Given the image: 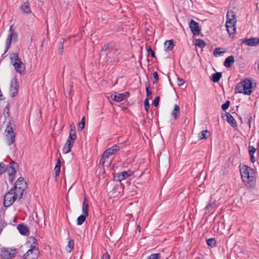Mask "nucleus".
Segmentation results:
<instances>
[{"label": "nucleus", "instance_id": "nucleus-1", "mask_svg": "<svg viewBox=\"0 0 259 259\" xmlns=\"http://www.w3.org/2000/svg\"><path fill=\"white\" fill-rule=\"evenodd\" d=\"M240 173L244 182L246 183L249 188H252L255 183L254 172L253 169L248 166L244 165L240 169Z\"/></svg>", "mask_w": 259, "mask_h": 259}, {"label": "nucleus", "instance_id": "nucleus-2", "mask_svg": "<svg viewBox=\"0 0 259 259\" xmlns=\"http://www.w3.org/2000/svg\"><path fill=\"white\" fill-rule=\"evenodd\" d=\"M11 64L14 66L15 69L21 74H25V65L20 60L18 53L12 52L10 54Z\"/></svg>", "mask_w": 259, "mask_h": 259}, {"label": "nucleus", "instance_id": "nucleus-3", "mask_svg": "<svg viewBox=\"0 0 259 259\" xmlns=\"http://www.w3.org/2000/svg\"><path fill=\"white\" fill-rule=\"evenodd\" d=\"M16 42L18 40V34L13 28V25L10 26L9 30V34L6 41V49L4 53H6L10 48L12 40Z\"/></svg>", "mask_w": 259, "mask_h": 259}, {"label": "nucleus", "instance_id": "nucleus-4", "mask_svg": "<svg viewBox=\"0 0 259 259\" xmlns=\"http://www.w3.org/2000/svg\"><path fill=\"white\" fill-rule=\"evenodd\" d=\"M119 150L120 147L117 145H114L112 147L108 148L102 155L101 158L100 160V163H101L104 165L106 159H108L110 155L114 154Z\"/></svg>", "mask_w": 259, "mask_h": 259}, {"label": "nucleus", "instance_id": "nucleus-5", "mask_svg": "<svg viewBox=\"0 0 259 259\" xmlns=\"http://www.w3.org/2000/svg\"><path fill=\"white\" fill-rule=\"evenodd\" d=\"M18 251L16 249L0 248V257L2 259H12L16 256Z\"/></svg>", "mask_w": 259, "mask_h": 259}, {"label": "nucleus", "instance_id": "nucleus-6", "mask_svg": "<svg viewBox=\"0 0 259 259\" xmlns=\"http://www.w3.org/2000/svg\"><path fill=\"white\" fill-rule=\"evenodd\" d=\"M39 253L38 248L31 245L30 248L24 254L23 257L24 259H37Z\"/></svg>", "mask_w": 259, "mask_h": 259}, {"label": "nucleus", "instance_id": "nucleus-7", "mask_svg": "<svg viewBox=\"0 0 259 259\" xmlns=\"http://www.w3.org/2000/svg\"><path fill=\"white\" fill-rule=\"evenodd\" d=\"M241 83H242L244 94L246 95H251L254 88L252 80L250 79L246 78L241 81Z\"/></svg>", "mask_w": 259, "mask_h": 259}, {"label": "nucleus", "instance_id": "nucleus-8", "mask_svg": "<svg viewBox=\"0 0 259 259\" xmlns=\"http://www.w3.org/2000/svg\"><path fill=\"white\" fill-rule=\"evenodd\" d=\"M9 168L11 169L9 170V181L10 183H13L17 170L18 168V164L17 163L12 161L10 163Z\"/></svg>", "mask_w": 259, "mask_h": 259}, {"label": "nucleus", "instance_id": "nucleus-9", "mask_svg": "<svg viewBox=\"0 0 259 259\" xmlns=\"http://www.w3.org/2000/svg\"><path fill=\"white\" fill-rule=\"evenodd\" d=\"M129 93L127 92H125L122 94H119L116 92H114L110 96L111 99L115 102H120L127 98L129 96Z\"/></svg>", "mask_w": 259, "mask_h": 259}, {"label": "nucleus", "instance_id": "nucleus-10", "mask_svg": "<svg viewBox=\"0 0 259 259\" xmlns=\"http://www.w3.org/2000/svg\"><path fill=\"white\" fill-rule=\"evenodd\" d=\"M189 27L194 35H199L200 33V28L198 22L192 19L189 24Z\"/></svg>", "mask_w": 259, "mask_h": 259}, {"label": "nucleus", "instance_id": "nucleus-11", "mask_svg": "<svg viewBox=\"0 0 259 259\" xmlns=\"http://www.w3.org/2000/svg\"><path fill=\"white\" fill-rule=\"evenodd\" d=\"M230 14H231L230 17H229V14H227V21L226 23V27L235 26L236 23L235 14L232 11H231Z\"/></svg>", "mask_w": 259, "mask_h": 259}, {"label": "nucleus", "instance_id": "nucleus-12", "mask_svg": "<svg viewBox=\"0 0 259 259\" xmlns=\"http://www.w3.org/2000/svg\"><path fill=\"white\" fill-rule=\"evenodd\" d=\"M13 189L26 190L27 188V183L25 182L23 177H19L15 183Z\"/></svg>", "mask_w": 259, "mask_h": 259}, {"label": "nucleus", "instance_id": "nucleus-13", "mask_svg": "<svg viewBox=\"0 0 259 259\" xmlns=\"http://www.w3.org/2000/svg\"><path fill=\"white\" fill-rule=\"evenodd\" d=\"M13 188H11L5 195L4 200V205L6 207H8L12 205V192Z\"/></svg>", "mask_w": 259, "mask_h": 259}, {"label": "nucleus", "instance_id": "nucleus-14", "mask_svg": "<svg viewBox=\"0 0 259 259\" xmlns=\"http://www.w3.org/2000/svg\"><path fill=\"white\" fill-rule=\"evenodd\" d=\"M131 175L128 171H124L120 173H116L114 175L113 180L115 181L120 182Z\"/></svg>", "mask_w": 259, "mask_h": 259}, {"label": "nucleus", "instance_id": "nucleus-15", "mask_svg": "<svg viewBox=\"0 0 259 259\" xmlns=\"http://www.w3.org/2000/svg\"><path fill=\"white\" fill-rule=\"evenodd\" d=\"M242 42L249 46H256L259 45V38L252 37L248 39H244Z\"/></svg>", "mask_w": 259, "mask_h": 259}, {"label": "nucleus", "instance_id": "nucleus-16", "mask_svg": "<svg viewBox=\"0 0 259 259\" xmlns=\"http://www.w3.org/2000/svg\"><path fill=\"white\" fill-rule=\"evenodd\" d=\"M225 115L227 117L226 120L234 128H237V124L233 116L230 113L226 112Z\"/></svg>", "mask_w": 259, "mask_h": 259}, {"label": "nucleus", "instance_id": "nucleus-17", "mask_svg": "<svg viewBox=\"0 0 259 259\" xmlns=\"http://www.w3.org/2000/svg\"><path fill=\"white\" fill-rule=\"evenodd\" d=\"M17 229L20 233L23 235L27 236L29 235V229L23 224H19L17 226Z\"/></svg>", "mask_w": 259, "mask_h": 259}, {"label": "nucleus", "instance_id": "nucleus-18", "mask_svg": "<svg viewBox=\"0 0 259 259\" xmlns=\"http://www.w3.org/2000/svg\"><path fill=\"white\" fill-rule=\"evenodd\" d=\"M234 62V57L231 55L226 58L223 64L226 67L230 68Z\"/></svg>", "mask_w": 259, "mask_h": 259}, {"label": "nucleus", "instance_id": "nucleus-19", "mask_svg": "<svg viewBox=\"0 0 259 259\" xmlns=\"http://www.w3.org/2000/svg\"><path fill=\"white\" fill-rule=\"evenodd\" d=\"M89 205L88 202L87 198L84 197L82 203V214L87 216L89 215Z\"/></svg>", "mask_w": 259, "mask_h": 259}, {"label": "nucleus", "instance_id": "nucleus-20", "mask_svg": "<svg viewBox=\"0 0 259 259\" xmlns=\"http://www.w3.org/2000/svg\"><path fill=\"white\" fill-rule=\"evenodd\" d=\"M165 51H171L173 49L175 44L173 39L166 40L164 42Z\"/></svg>", "mask_w": 259, "mask_h": 259}, {"label": "nucleus", "instance_id": "nucleus-21", "mask_svg": "<svg viewBox=\"0 0 259 259\" xmlns=\"http://www.w3.org/2000/svg\"><path fill=\"white\" fill-rule=\"evenodd\" d=\"M6 137L8 145L10 146L14 142L15 140V133H12V134L6 133Z\"/></svg>", "mask_w": 259, "mask_h": 259}, {"label": "nucleus", "instance_id": "nucleus-22", "mask_svg": "<svg viewBox=\"0 0 259 259\" xmlns=\"http://www.w3.org/2000/svg\"><path fill=\"white\" fill-rule=\"evenodd\" d=\"M20 9L23 12L26 14H29L31 12L29 7V4L28 1L24 2L21 6Z\"/></svg>", "mask_w": 259, "mask_h": 259}, {"label": "nucleus", "instance_id": "nucleus-23", "mask_svg": "<svg viewBox=\"0 0 259 259\" xmlns=\"http://www.w3.org/2000/svg\"><path fill=\"white\" fill-rule=\"evenodd\" d=\"M61 166V162L60 158L57 159V162L56 163L55 167L54 168V171L55 174V177L59 176L60 172V168Z\"/></svg>", "mask_w": 259, "mask_h": 259}, {"label": "nucleus", "instance_id": "nucleus-24", "mask_svg": "<svg viewBox=\"0 0 259 259\" xmlns=\"http://www.w3.org/2000/svg\"><path fill=\"white\" fill-rule=\"evenodd\" d=\"M222 76V73L221 72H217L211 75L210 79L214 82H218Z\"/></svg>", "mask_w": 259, "mask_h": 259}, {"label": "nucleus", "instance_id": "nucleus-25", "mask_svg": "<svg viewBox=\"0 0 259 259\" xmlns=\"http://www.w3.org/2000/svg\"><path fill=\"white\" fill-rule=\"evenodd\" d=\"M15 126L14 121L11 120L7 126L5 132L9 134L14 133L13 127Z\"/></svg>", "mask_w": 259, "mask_h": 259}, {"label": "nucleus", "instance_id": "nucleus-26", "mask_svg": "<svg viewBox=\"0 0 259 259\" xmlns=\"http://www.w3.org/2000/svg\"><path fill=\"white\" fill-rule=\"evenodd\" d=\"M210 136V133L208 130H204L199 134L198 137L200 139H206Z\"/></svg>", "mask_w": 259, "mask_h": 259}, {"label": "nucleus", "instance_id": "nucleus-27", "mask_svg": "<svg viewBox=\"0 0 259 259\" xmlns=\"http://www.w3.org/2000/svg\"><path fill=\"white\" fill-rule=\"evenodd\" d=\"M180 113L179 106L176 104L174 106L173 111L171 112V116L174 117L175 119H177Z\"/></svg>", "mask_w": 259, "mask_h": 259}, {"label": "nucleus", "instance_id": "nucleus-28", "mask_svg": "<svg viewBox=\"0 0 259 259\" xmlns=\"http://www.w3.org/2000/svg\"><path fill=\"white\" fill-rule=\"evenodd\" d=\"M235 94L239 93L244 94L243 89L242 88V83H241V81L236 84L235 88Z\"/></svg>", "mask_w": 259, "mask_h": 259}, {"label": "nucleus", "instance_id": "nucleus-29", "mask_svg": "<svg viewBox=\"0 0 259 259\" xmlns=\"http://www.w3.org/2000/svg\"><path fill=\"white\" fill-rule=\"evenodd\" d=\"M216 205L215 201H214L207 204L205 207V213L208 212L215 208Z\"/></svg>", "mask_w": 259, "mask_h": 259}, {"label": "nucleus", "instance_id": "nucleus-30", "mask_svg": "<svg viewBox=\"0 0 259 259\" xmlns=\"http://www.w3.org/2000/svg\"><path fill=\"white\" fill-rule=\"evenodd\" d=\"M87 217V215L83 214H82L81 215L79 216L76 220L77 225H81L85 221L86 218Z\"/></svg>", "mask_w": 259, "mask_h": 259}, {"label": "nucleus", "instance_id": "nucleus-31", "mask_svg": "<svg viewBox=\"0 0 259 259\" xmlns=\"http://www.w3.org/2000/svg\"><path fill=\"white\" fill-rule=\"evenodd\" d=\"M9 167V165H5L3 162H0V175L6 172Z\"/></svg>", "mask_w": 259, "mask_h": 259}, {"label": "nucleus", "instance_id": "nucleus-32", "mask_svg": "<svg viewBox=\"0 0 259 259\" xmlns=\"http://www.w3.org/2000/svg\"><path fill=\"white\" fill-rule=\"evenodd\" d=\"M73 247L74 241L71 239H69L66 249L67 252H71V250L73 248Z\"/></svg>", "mask_w": 259, "mask_h": 259}, {"label": "nucleus", "instance_id": "nucleus-33", "mask_svg": "<svg viewBox=\"0 0 259 259\" xmlns=\"http://www.w3.org/2000/svg\"><path fill=\"white\" fill-rule=\"evenodd\" d=\"M145 86H146V95L147 97V98L151 99L152 98V92L150 90V84L148 82H146L145 83Z\"/></svg>", "mask_w": 259, "mask_h": 259}, {"label": "nucleus", "instance_id": "nucleus-34", "mask_svg": "<svg viewBox=\"0 0 259 259\" xmlns=\"http://www.w3.org/2000/svg\"><path fill=\"white\" fill-rule=\"evenodd\" d=\"M16 88L19 89V83L17 81V79L16 78H13L11 80L10 89H16Z\"/></svg>", "mask_w": 259, "mask_h": 259}, {"label": "nucleus", "instance_id": "nucleus-35", "mask_svg": "<svg viewBox=\"0 0 259 259\" xmlns=\"http://www.w3.org/2000/svg\"><path fill=\"white\" fill-rule=\"evenodd\" d=\"M195 41L196 46H198L199 48H203L206 46L205 41L201 39H197L195 40Z\"/></svg>", "mask_w": 259, "mask_h": 259}, {"label": "nucleus", "instance_id": "nucleus-36", "mask_svg": "<svg viewBox=\"0 0 259 259\" xmlns=\"http://www.w3.org/2000/svg\"><path fill=\"white\" fill-rule=\"evenodd\" d=\"M206 243L208 246L211 247H214L216 245L215 239L213 238H211L207 239Z\"/></svg>", "mask_w": 259, "mask_h": 259}, {"label": "nucleus", "instance_id": "nucleus-37", "mask_svg": "<svg viewBox=\"0 0 259 259\" xmlns=\"http://www.w3.org/2000/svg\"><path fill=\"white\" fill-rule=\"evenodd\" d=\"M226 29L230 36H232L233 37L234 35L236 32V27L231 26L229 27H226Z\"/></svg>", "mask_w": 259, "mask_h": 259}, {"label": "nucleus", "instance_id": "nucleus-38", "mask_svg": "<svg viewBox=\"0 0 259 259\" xmlns=\"http://www.w3.org/2000/svg\"><path fill=\"white\" fill-rule=\"evenodd\" d=\"M85 126V117H83L78 124V130L81 131L83 130Z\"/></svg>", "mask_w": 259, "mask_h": 259}, {"label": "nucleus", "instance_id": "nucleus-39", "mask_svg": "<svg viewBox=\"0 0 259 259\" xmlns=\"http://www.w3.org/2000/svg\"><path fill=\"white\" fill-rule=\"evenodd\" d=\"M25 190H20V189H14V191H15L16 194H18V199L20 200L22 198L23 195V192Z\"/></svg>", "mask_w": 259, "mask_h": 259}, {"label": "nucleus", "instance_id": "nucleus-40", "mask_svg": "<svg viewBox=\"0 0 259 259\" xmlns=\"http://www.w3.org/2000/svg\"><path fill=\"white\" fill-rule=\"evenodd\" d=\"M221 48H215L213 52V55L215 56H217V55H221L224 53V51H221Z\"/></svg>", "mask_w": 259, "mask_h": 259}, {"label": "nucleus", "instance_id": "nucleus-41", "mask_svg": "<svg viewBox=\"0 0 259 259\" xmlns=\"http://www.w3.org/2000/svg\"><path fill=\"white\" fill-rule=\"evenodd\" d=\"M7 225V223L5 220L2 218L0 220V234L1 233L3 228H4Z\"/></svg>", "mask_w": 259, "mask_h": 259}, {"label": "nucleus", "instance_id": "nucleus-42", "mask_svg": "<svg viewBox=\"0 0 259 259\" xmlns=\"http://www.w3.org/2000/svg\"><path fill=\"white\" fill-rule=\"evenodd\" d=\"M230 105V102L229 100H227L226 102L222 105V109L224 111H226L228 109Z\"/></svg>", "mask_w": 259, "mask_h": 259}, {"label": "nucleus", "instance_id": "nucleus-43", "mask_svg": "<svg viewBox=\"0 0 259 259\" xmlns=\"http://www.w3.org/2000/svg\"><path fill=\"white\" fill-rule=\"evenodd\" d=\"M72 147L71 146L64 145L63 148V152L65 154L70 152Z\"/></svg>", "mask_w": 259, "mask_h": 259}, {"label": "nucleus", "instance_id": "nucleus-44", "mask_svg": "<svg viewBox=\"0 0 259 259\" xmlns=\"http://www.w3.org/2000/svg\"><path fill=\"white\" fill-rule=\"evenodd\" d=\"M19 89H10V95L12 97H15L18 94Z\"/></svg>", "mask_w": 259, "mask_h": 259}, {"label": "nucleus", "instance_id": "nucleus-45", "mask_svg": "<svg viewBox=\"0 0 259 259\" xmlns=\"http://www.w3.org/2000/svg\"><path fill=\"white\" fill-rule=\"evenodd\" d=\"M160 254L159 253H154L149 256L148 259H160Z\"/></svg>", "mask_w": 259, "mask_h": 259}, {"label": "nucleus", "instance_id": "nucleus-46", "mask_svg": "<svg viewBox=\"0 0 259 259\" xmlns=\"http://www.w3.org/2000/svg\"><path fill=\"white\" fill-rule=\"evenodd\" d=\"M144 108L146 111H148L150 108V104L149 102V99L148 98L144 100Z\"/></svg>", "mask_w": 259, "mask_h": 259}, {"label": "nucleus", "instance_id": "nucleus-47", "mask_svg": "<svg viewBox=\"0 0 259 259\" xmlns=\"http://www.w3.org/2000/svg\"><path fill=\"white\" fill-rule=\"evenodd\" d=\"M159 101H160V97L159 96L156 97L154 99V100H153V101L152 102L153 105L154 107H157L159 105Z\"/></svg>", "mask_w": 259, "mask_h": 259}, {"label": "nucleus", "instance_id": "nucleus-48", "mask_svg": "<svg viewBox=\"0 0 259 259\" xmlns=\"http://www.w3.org/2000/svg\"><path fill=\"white\" fill-rule=\"evenodd\" d=\"M154 80H153V83H155L159 79L158 74L156 71H155L152 74Z\"/></svg>", "mask_w": 259, "mask_h": 259}, {"label": "nucleus", "instance_id": "nucleus-49", "mask_svg": "<svg viewBox=\"0 0 259 259\" xmlns=\"http://www.w3.org/2000/svg\"><path fill=\"white\" fill-rule=\"evenodd\" d=\"M249 154H254L256 151L255 148L253 146H249Z\"/></svg>", "mask_w": 259, "mask_h": 259}, {"label": "nucleus", "instance_id": "nucleus-50", "mask_svg": "<svg viewBox=\"0 0 259 259\" xmlns=\"http://www.w3.org/2000/svg\"><path fill=\"white\" fill-rule=\"evenodd\" d=\"M147 52L150 54V55L153 58H155V52L154 51H153V50L152 49V48H151V47H149L147 49Z\"/></svg>", "mask_w": 259, "mask_h": 259}, {"label": "nucleus", "instance_id": "nucleus-51", "mask_svg": "<svg viewBox=\"0 0 259 259\" xmlns=\"http://www.w3.org/2000/svg\"><path fill=\"white\" fill-rule=\"evenodd\" d=\"M76 138V134L69 133V136L68 138V139L71 140V141H73L74 142Z\"/></svg>", "mask_w": 259, "mask_h": 259}, {"label": "nucleus", "instance_id": "nucleus-52", "mask_svg": "<svg viewBox=\"0 0 259 259\" xmlns=\"http://www.w3.org/2000/svg\"><path fill=\"white\" fill-rule=\"evenodd\" d=\"M111 48L112 47L110 46L108 44H106L103 46L102 48V51H106Z\"/></svg>", "mask_w": 259, "mask_h": 259}, {"label": "nucleus", "instance_id": "nucleus-53", "mask_svg": "<svg viewBox=\"0 0 259 259\" xmlns=\"http://www.w3.org/2000/svg\"><path fill=\"white\" fill-rule=\"evenodd\" d=\"M18 199V194H16L15 191L13 190V191L12 192V204H13V203L14 202V201L17 199Z\"/></svg>", "mask_w": 259, "mask_h": 259}, {"label": "nucleus", "instance_id": "nucleus-54", "mask_svg": "<svg viewBox=\"0 0 259 259\" xmlns=\"http://www.w3.org/2000/svg\"><path fill=\"white\" fill-rule=\"evenodd\" d=\"M63 42L62 41H60L59 42V53L60 54H62L63 52Z\"/></svg>", "mask_w": 259, "mask_h": 259}, {"label": "nucleus", "instance_id": "nucleus-55", "mask_svg": "<svg viewBox=\"0 0 259 259\" xmlns=\"http://www.w3.org/2000/svg\"><path fill=\"white\" fill-rule=\"evenodd\" d=\"M70 131L69 133L76 134L75 133V126L73 123H72L70 125Z\"/></svg>", "mask_w": 259, "mask_h": 259}, {"label": "nucleus", "instance_id": "nucleus-56", "mask_svg": "<svg viewBox=\"0 0 259 259\" xmlns=\"http://www.w3.org/2000/svg\"><path fill=\"white\" fill-rule=\"evenodd\" d=\"M74 143V141H71V140H69V139H68L67 140L65 144V145L72 147Z\"/></svg>", "mask_w": 259, "mask_h": 259}, {"label": "nucleus", "instance_id": "nucleus-57", "mask_svg": "<svg viewBox=\"0 0 259 259\" xmlns=\"http://www.w3.org/2000/svg\"><path fill=\"white\" fill-rule=\"evenodd\" d=\"M178 84L179 86H181V85H183L184 83H185V81L184 80V79L180 78V77L178 78Z\"/></svg>", "mask_w": 259, "mask_h": 259}, {"label": "nucleus", "instance_id": "nucleus-58", "mask_svg": "<svg viewBox=\"0 0 259 259\" xmlns=\"http://www.w3.org/2000/svg\"><path fill=\"white\" fill-rule=\"evenodd\" d=\"M10 107V103H8L5 107L6 109H7V115L8 116H9L10 115V112H9V108Z\"/></svg>", "mask_w": 259, "mask_h": 259}, {"label": "nucleus", "instance_id": "nucleus-59", "mask_svg": "<svg viewBox=\"0 0 259 259\" xmlns=\"http://www.w3.org/2000/svg\"><path fill=\"white\" fill-rule=\"evenodd\" d=\"M249 156H250V159L252 163L255 162V157L254 156V154H249Z\"/></svg>", "mask_w": 259, "mask_h": 259}, {"label": "nucleus", "instance_id": "nucleus-60", "mask_svg": "<svg viewBox=\"0 0 259 259\" xmlns=\"http://www.w3.org/2000/svg\"><path fill=\"white\" fill-rule=\"evenodd\" d=\"M252 118L251 116H250L247 122V124H248L249 128H250L251 127V122L252 121Z\"/></svg>", "mask_w": 259, "mask_h": 259}, {"label": "nucleus", "instance_id": "nucleus-61", "mask_svg": "<svg viewBox=\"0 0 259 259\" xmlns=\"http://www.w3.org/2000/svg\"><path fill=\"white\" fill-rule=\"evenodd\" d=\"M103 259H110V255L108 253L103 255Z\"/></svg>", "mask_w": 259, "mask_h": 259}, {"label": "nucleus", "instance_id": "nucleus-62", "mask_svg": "<svg viewBox=\"0 0 259 259\" xmlns=\"http://www.w3.org/2000/svg\"><path fill=\"white\" fill-rule=\"evenodd\" d=\"M4 115L6 117L8 116V115H7V109H6V108H5L4 110Z\"/></svg>", "mask_w": 259, "mask_h": 259}, {"label": "nucleus", "instance_id": "nucleus-63", "mask_svg": "<svg viewBox=\"0 0 259 259\" xmlns=\"http://www.w3.org/2000/svg\"><path fill=\"white\" fill-rule=\"evenodd\" d=\"M137 229H139V232H140V226L139 225L137 227Z\"/></svg>", "mask_w": 259, "mask_h": 259}, {"label": "nucleus", "instance_id": "nucleus-64", "mask_svg": "<svg viewBox=\"0 0 259 259\" xmlns=\"http://www.w3.org/2000/svg\"><path fill=\"white\" fill-rule=\"evenodd\" d=\"M146 33H147V34H149V35H150V34H149V33H148V32H146Z\"/></svg>", "mask_w": 259, "mask_h": 259}]
</instances>
